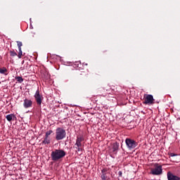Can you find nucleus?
Returning <instances> with one entry per match:
<instances>
[{"mask_svg":"<svg viewBox=\"0 0 180 180\" xmlns=\"http://www.w3.org/2000/svg\"><path fill=\"white\" fill-rule=\"evenodd\" d=\"M176 155H176V154H175V153H170V154H169V156H170V157H176Z\"/></svg>","mask_w":180,"mask_h":180,"instance_id":"nucleus-23","label":"nucleus"},{"mask_svg":"<svg viewBox=\"0 0 180 180\" xmlns=\"http://www.w3.org/2000/svg\"><path fill=\"white\" fill-rule=\"evenodd\" d=\"M51 157L52 161H58V160H61V158L65 157V151L61 149H56L51 152Z\"/></svg>","mask_w":180,"mask_h":180,"instance_id":"nucleus-1","label":"nucleus"},{"mask_svg":"<svg viewBox=\"0 0 180 180\" xmlns=\"http://www.w3.org/2000/svg\"><path fill=\"white\" fill-rule=\"evenodd\" d=\"M5 72H8L6 68H0V74H5Z\"/></svg>","mask_w":180,"mask_h":180,"instance_id":"nucleus-15","label":"nucleus"},{"mask_svg":"<svg viewBox=\"0 0 180 180\" xmlns=\"http://www.w3.org/2000/svg\"><path fill=\"white\" fill-rule=\"evenodd\" d=\"M23 106L25 109H29V108H32V106H33V101H32V100L25 98L24 99Z\"/></svg>","mask_w":180,"mask_h":180,"instance_id":"nucleus-8","label":"nucleus"},{"mask_svg":"<svg viewBox=\"0 0 180 180\" xmlns=\"http://www.w3.org/2000/svg\"><path fill=\"white\" fill-rule=\"evenodd\" d=\"M118 175H119V176H122V172H121V171H120V172H118Z\"/></svg>","mask_w":180,"mask_h":180,"instance_id":"nucleus-24","label":"nucleus"},{"mask_svg":"<svg viewBox=\"0 0 180 180\" xmlns=\"http://www.w3.org/2000/svg\"><path fill=\"white\" fill-rule=\"evenodd\" d=\"M66 134L65 129L58 127L56 129V139L58 141L63 140V139H65Z\"/></svg>","mask_w":180,"mask_h":180,"instance_id":"nucleus-2","label":"nucleus"},{"mask_svg":"<svg viewBox=\"0 0 180 180\" xmlns=\"http://www.w3.org/2000/svg\"><path fill=\"white\" fill-rule=\"evenodd\" d=\"M15 79L18 82V84H22L23 82V77L20 76H17L15 77Z\"/></svg>","mask_w":180,"mask_h":180,"instance_id":"nucleus-14","label":"nucleus"},{"mask_svg":"<svg viewBox=\"0 0 180 180\" xmlns=\"http://www.w3.org/2000/svg\"><path fill=\"white\" fill-rule=\"evenodd\" d=\"M18 50H19V52H18V58H22V56L23 54V53L22 52V49H20Z\"/></svg>","mask_w":180,"mask_h":180,"instance_id":"nucleus-18","label":"nucleus"},{"mask_svg":"<svg viewBox=\"0 0 180 180\" xmlns=\"http://www.w3.org/2000/svg\"><path fill=\"white\" fill-rule=\"evenodd\" d=\"M17 44L18 50H20V49H22V46H23V44H22V41H17Z\"/></svg>","mask_w":180,"mask_h":180,"instance_id":"nucleus-17","label":"nucleus"},{"mask_svg":"<svg viewBox=\"0 0 180 180\" xmlns=\"http://www.w3.org/2000/svg\"><path fill=\"white\" fill-rule=\"evenodd\" d=\"M35 101L39 106L41 105V102L43 101V96L40 95V90L37 89L34 95Z\"/></svg>","mask_w":180,"mask_h":180,"instance_id":"nucleus-5","label":"nucleus"},{"mask_svg":"<svg viewBox=\"0 0 180 180\" xmlns=\"http://www.w3.org/2000/svg\"><path fill=\"white\" fill-rule=\"evenodd\" d=\"M51 133H53V130L47 131L46 132L45 137H49L50 136V134H51Z\"/></svg>","mask_w":180,"mask_h":180,"instance_id":"nucleus-19","label":"nucleus"},{"mask_svg":"<svg viewBox=\"0 0 180 180\" xmlns=\"http://www.w3.org/2000/svg\"><path fill=\"white\" fill-rule=\"evenodd\" d=\"M82 141H84V138L82 136H77L75 147H82Z\"/></svg>","mask_w":180,"mask_h":180,"instance_id":"nucleus-9","label":"nucleus"},{"mask_svg":"<svg viewBox=\"0 0 180 180\" xmlns=\"http://www.w3.org/2000/svg\"><path fill=\"white\" fill-rule=\"evenodd\" d=\"M15 116L14 114H9L6 116V119H7L8 122H12V120H15Z\"/></svg>","mask_w":180,"mask_h":180,"instance_id":"nucleus-11","label":"nucleus"},{"mask_svg":"<svg viewBox=\"0 0 180 180\" xmlns=\"http://www.w3.org/2000/svg\"><path fill=\"white\" fill-rule=\"evenodd\" d=\"M75 148H76V150H77L78 152L82 151V148L81 147L76 146L75 147Z\"/></svg>","mask_w":180,"mask_h":180,"instance_id":"nucleus-22","label":"nucleus"},{"mask_svg":"<svg viewBox=\"0 0 180 180\" xmlns=\"http://www.w3.org/2000/svg\"><path fill=\"white\" fill-rule=\"evenodd\" d=\"M101 96H106V95H109L110 94V86L105 85L103 89L101 90Z\"/></svg>","mask_w":180,"mask_h":180,"instance_id":"nucleus-7","label":"nucleus"},{"mask_svg":"<svg viewBox=\"0 0 180 180\" xmlns=\"http://www.w3.org/2000/svg\"><path fill=\"white\" fill-rule=\"evenodd\" d=\"M51 141H50V137L45 136L42 141V144H50Z\"/></svg>","mask_w":180,"mask_h":180,"instance_id":"nucleus-13","label":"nucleus"},{"mask_svg":"<svg viewBox=\"0 0 180 180\" xmlns=\"http://www.w3.org/2000/svg\"><path fill=\"white\" fill-rule=\"evenodd\" d=\"M167 179L168 180H180V178L176 176H174L171 172H168L167 173Z\"/></svg>","mask_w":180,"mask_h":180,"instance_id":"nucleus-10","label":"nucleus"},{"mask_svg":"<svg viewBox=\"0 0 180 180\" xmlns=\"http://www.w3.org/2000/svg\"><path fill=\"white\" fill-rule=\"evenodd\" d=\"M153 175H161L162 174V166H156L155 169L151 171Z\"/></svg>","mask_w":180,"mask_h":180,"instance_id":"nucleus-6","label":"nucleus"},{"mask_svg":"<svg viewBox=\"0 0 180 180\" xmlns=\"http://www.w3.org/2000/svg\"><path fill=\"white\" fill-rule=\"evenodd\" d=\"M102 174H106L108 172V169L104 168L101 170Z\"/></svg>","mask_w":180,"mask_h":180,"instance_id":"nucleus-21","label":"nucleus"},{"mask_svg":"<svg viewBox=\"0 0 180 180\" xmlns=\"http://www.w3.org/2000/svg\"><path fill=\"white\" fill-rule=\"evenodd\" d=\"M125 144L129 150H134L139 146V143L136 141L129 138L126 139Z\"/></svg>","mask_w":180,"mask_h":180,"instance_id":"nucleus-3","label":"nucleus"},{"mask_svg":"<svg viewBox=\"0 0 180 180\" xmlns=\"http://www.w3.org/2000/svg\"><path fill=\"white\" fill-rule=\"evenodd\" d=\"M119 150V143L115 142L112 145V151L115 153V151H117Z\"/></svg>","mask_w":180,"mask_h":180,"instance_id":"nucleus-12","label":"nucleus"},{"mask_svg":"<svg viewBox=\"0 0 180 180\" xmlns=\"http://www.w3.org/2000/svg\"><path fill=\"white\" fill-rule=\"evenodd\" d=\"M10 56L11 57H16V56H18V53L15 52V51H10Z\"/></svg>","mask_w":180,"mask_h":180,"instance_id":"nucleus-16","label":"nucleus"},{"mask_svg":"<svg viewBox=\"0 0 180 180\" xmlns=\"http://www.w3.org/2000/svg\"><path fill=\"white\" fill-rule=\"evenodd\" d=\"M101 179H103V180H108V176H106V174H101Z\"/></svg>","mask_w":180,"mask_h":180,"instance_id":"nucleus-20","label":"nucleus"},{"mask_svg":"<svg viewBox=\"0 0 180 180\" xmlns=\"http://www.w3.org/2000/svg\"><path fill=\"white\" fill-rule=\"evenodd\" d=\"M143 104L144 105H154V97L151 94H144L143 95Z\"/></svg>","mask_w":180,"mask_h":180,"instance_id":"nucleus-4","label":"nucleus"}]
</instances>
